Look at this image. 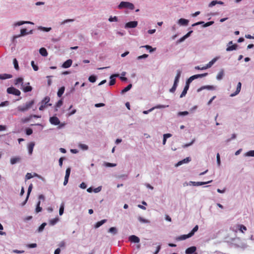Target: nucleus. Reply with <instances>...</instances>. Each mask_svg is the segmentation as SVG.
<instances>
[{"instance_id": "c85d7f7f", "label": "nucleus", "mask_w": 254, "mask_h": 254, "mask_svg": "<svg viewBox=\"0 0 254 254\" xmlns=\"http://www.w3.org/2000/svg\"><path fill=\"white\" fill-rule=\"evenodd\" d=\"M41 201L39 200L37 203L35 211L37 213L41 212L42 210V208L40 206Z\"/></svg>"}, {"instance_id": "6e6d98bb", "label": "nucleus", "mask_w": 254, "mask_h": 254, "mask_svg": "<svg viewBox=\"0 0 254 254\" xmlns=\"http://www.w3.org/2000/svg\"><path fill=\"white\" fill-rule=\"evenodd\" d=\"M236 138V134L235 133H233L232 134L231 137L230 138H228L226 140V142L227 143H228L230 142L232 140Z\"/></svg>"}, {"instance_id": "4d7b16f0", "label": "nucleus", "mask_w": 254, "mask_h": 254, "mask_svg": "<svg viewBox=\"0 0 254 254\" xmlns=\"http://www.w3.org/2000/svg\"><path fill=\"white\" fill-rule=\"evenodd\" d=\"M189 114V112L188 111H183V112H179L178 113V116H187Z\"/></svg>"}, {"instance_id": "5fc2aeb1", "label": "nucleus", "mask_w": 254, "mask_h": 254, "mask_svg": "<svg viewBox=\"0 0 254 254\" xmlns=\"http://www.w3.org/2000/svg\"><path fill=\"white\" fill-rule=\"evenodd\" d=\"M118 17L116 16H115L114 17L110 16V18H109V21L110 22H117V21H118Z\"/></svg>"}, {"instance_id": "f704fd0d", "label": "nucleus", "mask_w": 254, "mask_h": 254, "mask_svg": "<svg viewBox=\"0 0 254 254\" xmlns=\"http://www.w3.org/2000/svg\"><path fill=\"white\" fill-rule=\"evenodd\" d=\"M237 47V44H234V45H233L232 46H228L226 48V51H232L236 50Z\"/></svg>"}, {"instance_id": "72a5a7b5", "label": "nucleus", "mask_w": 254, "mask_h": 254, "mask_svg": "<svg viewBox=\"0 0 254 254\" xmlns=\"http://www.w3.org/2000/svg\"><path fill=\"white\" fill-rule=\"evenodd\" d=\"M34 145L33 142H31L28 145V152L30 154L32 153Z\"/></svg>"}, {"instance_id": "052dcab7", "label": "nucleus", "mask_w": 254, "mask_h": 254, "mask_svg": "<svg viewBox=\"0 0 254 254\" xmlns=\"http://www.w3.org/2000/svg\"><path fill=\"white\" fill-rule=\"evenodd\" d=\"M220 58L219 57H216L215 58H214V59H213L211 61H210L209 63H210V64H211V65H213L214 64V63Z\"/></svg>"}, {"instance_id": "aec40b11", "label": "nucleus", "mask_w": 254, "mask_h": 254, "mask_svg": "<svg viewBox=\"0 0 254 254\" xmlns=\"http://www.w3.org/2000/svg\"><path fill=\"white\" fill-rule=\"evenodd\" d=\"M12 77L11 74L4 73L0 74V79L1 80H4L6 79H9Z\"/></svg>"}, {"instance_id": "3c124183", "label": "nucleus", "mask_w": 254, "mask_h": 254, "mask_svg": "<svg viewBox=\"0 0 254 254\" xmlns=\"http://www.w3.org/2000/svg\"><path fill=\"white\" fill-rule=\"evenodd\" d=\"M63 103V102L62 99L58 101V102L56 103V111L58 110V109H57L58 108L60 107L62 105Z\"/></svg>"}, {"instance_id": "69168bd1", "label": "nucleus", "mask_w": 254, "mask_h": 254, "mask_svg": "<svg viewBox=\"0 0 254 254\" xmlns=\"http://www.w3.org/2000/svg\"><path fill=\"white\" fill-rule=\"evenodd\" d=\"M217 0H212L208 5L209 7H212L217 4Z\"/></svg>"}, {"instance_id": "2f4dec72", "label": "nucleus", "mask_w": 254, "mask_h": 254, "mask_svg": "<svg viewBox=\"0 0 254 254\" xmlns=\"http://www.w3.org/2000/svg\"><path fill=\"white\" fill-rule=\"evenodd\" d=\"M141 48H145L146 50H149V52L151 53L156 50V48H153L149 45H145L141 47Z\"/></svg>"}, {"instance_id": "7ed1b4c3", "label": "nucleus", "mask_w": 254, "mask_h": 254, "mask_svg": "<svg viewBox=\"0 0 254 254\" xmlns=\"http://www.w3.org/2000/svg\"><path fill=\"white\" fill-rule=\"evenodd\" d=\"M50 101V98L48 96L45 97L40 102L41 105L39 108V110L43 111L44 109L48 107L51 106L52 105L51 104L49 103Z\"/></svg>"}, {"instance_id": "39448f33", "label": "nucleus", "mask_w": 254, "mask_h": 254, "mask_svg": "<svg viewBox=\"0 0 254 254\" xmlns=\"http://www.w3.org/2000/svg\"><path fill=\"white\" fill-rule=\"evenodd\" d=\"M212 182V180L207 181V182H193V181H190L188 185L190 186H199L205 184H207L209 183H210Z\"/></svg>"}, {"instance_id": "6ab92c4d", "label": "nucleus", "mask_w": 254, "mask_h": 254, "mask_svg": "<svg viewBox=\"0 0 254 254\" xmlns=\"http://www.w3.org/2000/svg\"><path fill=\"white\" fill-rule=\"evenodd\" d=\"M224 75V71L223 69H221L216 76V79L218 80H221Z\"/></svg>"}, {"instance_id": "7c9ffc66", "label": "nucleus", "mask_w": 254, "mask_h": 254, "mask_svg": "<svg viewBox=\"0 0 254 254\" xmlns=\"http://www.w3.org/2000/svg\"><path fill=\"white\" fill-rule=\"evenodd\" d=\"M47 225V223L46 222L43 223L37 229V232L38 233L42 232L43 230L44 229L45 226Z\"/></svg>"}, {"instance_id": "e2e57ef3", "label": "nucleus", "mask_w": 254, "mask_h": 254, "mask_svg": "<svg viewBox=\"0 0 254 254\" xmlns=\"http://www.w3.org/2000/svg\"><path fill=\"white\" fill-rule=\"evenodd\" d=\"M213 23H214V21H209L208 22L204 23L203 25V27H208V26H209L212 25Z\"/></svg>"}, {"instance_id": "423d86ee", "label": "nucleus", "mask_w": 254, "mask_h": 254, "mask_svg": "<svg viewBox=\"0 0 254 254\" xmlns=\"http://www.w3.org/2000/svg\"><path fill=\"white\" fill-rule=\"evenodd\" d=\"M138 22L137 21H132L127 22L125 25V28H135L137 26Z\"/></svg>"}, {"instance_id": "a878e982", "label": "nucleus", "mask_w": 254, "mask_h": 254, "mask_svg": "<svg viewBox=\"0 0 254 254\" xmlns=\"http://www.w3.org/2000/svg\"><path fill=\"white\" fill-rule=\"evenodd\" d=\"M39 53L43 57H46L48 55L47 50L45 48H41L39 50Z\"/></svg>"}, {"instance_id": "a18cd8bd", "label": "nucleus", "mask_w": 254, "mask_h": 254, "mask_svg": "<svg viewBox=\"0 0 254 254\" xmlns=\"http://www.w3.org/2000/svg\"><path fill=\"white\" fill-rule=\"evenodd\" d=\"M32 90V87L30 86H27L24 87L23 88V90L24 92H28L31 91Z\"/></svg>"}, {"instance_id": "49530a36", "label": "nucleus", "mask_w": 254, "mask_h": 254, "mask_svg": "<svg viewBox=\"0 0 254 254\" xmlns=\"http://www.w3.org/2000/svg\"><path fill=\"white\" fill-rule=\"evenodd\" d=\"M238 227H239V230L242 232V233H244V231H246L247 230V228L246 226H245L244 225H238Z\"/></svg>"}, {"instance_id": "cd10ccee", "label": "nucleus", "mask_w": 254, "mask_h": 254, "mask_svg": "<svg viewBox=\"0 0 254 254\" xmlns=\"http://www.w3.org/2000/svg\"><path fill=\"white\" fill-rule=\"evenodd\" d=\"M65 88L64 86L61 87L58 90L57 95L59 97H61L64 92Z\"/></svg>"}, {"instance_id": "9d476101", "label": "nucleus", "mask_w": 254, "mask_h": 254, "mask_svg": "<svg viewBox=\"0 0 254 254\" xmlns=\"http://www.w3.org/2000/svg\"><path fill=\"white\" fill-rule=\"evenodd\" d=\"M241 86H242V83L240 82H239L237 84V88H236L235 92L233 93H232L230 95V97H234V96H236L237 95H238L241 91Z\"/></svg>"}, {"instance_id": "bf43d9fd", "label": "nucleus", "mask_w": 254, "mask_h": 254, "mask_svg": "<svg viewBox=\"0 0 254 254\" xmlns=\"http://www.w3.org/2000/svg\"><path fill=\"white\" fill-rule=\"evenodd\" d=\"M193 80V79L191 76H190L186 81V85L190 86V84Z\"/></svg>"}, {"instance_id": "412c9836", "label": "nucleus", "mask_w": 254, "mask_h": 254, "mask_svg": "<svg viewBox=\"0 0 254 254\" xmlns=\"http://www.w3.org/2000/svg\"><path fill=\"white\" fill-rule=\"evenodd\" d=\"M27 35V32L26 29H22L20 30V34L18 35L15 36L14 38H16L20 37L21 36H24L25 35Z\"/></svg>"}, {"instance_id": "473e14b6", "label": "nucleus", "mask_w": 254, "mask_h": 254, "mask_svg": "<svg viewBox=\"0 0 254 254\" xmlns=\"http://www.w3.org/2000/svg\"><path fill=\"white\" fill-rule=\"evenodd\" d=\"M108 232L109 233L113 234V235H116L118 233V230L116 227H111L109 229Z\"/></svg>"}, {"instance_id": "13d9d810", "label": "nucleus", "mask_w": 254, "mask_h": 254, "mask_svg": "<svg viewBox=\"0 0 254 254\" xmlns=\"http://www.w3.org/2000/svg\"><path fill=\"white\" fill-rule=\"evenodd\" d=\"M177 86L178 84L174 83L172 87L170 89V92L172 93L174 92L176 90Z\"/></svg>"}, {"instance_id": "37998d69", "label": "nucleus", "mask_w": 254, "mask_h": 254, "mask_svg": "<svg viewBox=\"0 0 254 254\" xmlns=\"http://www.w3.org/2000/svg\"><path fill=\"white\" fill-rule=\"evenodd\" d=\"M38 29L41 30H43V31H45V32H49V31H50L51 30V27H43V26H39L38 27Z\"/></svg>"}, {"instance_id": "ddd939ff", "label": "nucleus", "mask_w": 254, "mask_h": 254, "mask_svg": "<svg viewBox=\"0 0 254 254\" xmlns=\"http://www.w3.org/2000/svg\"><path fill=\"white\" fill-rule=\"evenodd\" d=\"M119 75L118 74H114L111 75L110 78V81L109 82V85L112 86L115 84L116 82V79L115 78L117 77H118Z\"/></svg>"}, {"instance_id": "bb28decb", "label": "nucleus", "mask_w": 254, "mask_h": 254, "mask_svg": "<svg viewBox=\"0 0 254 254\" xmlns=\"http://www.w3.org/2000/svg\"><path fill=\"white\" fill-rule=\"evenodd\" d=\"M132 87V84H128L127 87H126L125 88H124L121 92V93L122 94H125L126 92H127L128 91H129Z\"/></svg>"}, {"instance_id": "79ce46f5", "label": "nucleus", "mask_w": 254, "mask_h": 254, "mask_svg": "<svg viewBox=\"0 0 254 254\" xmlns=\"http://www.w3.org/2000/svg\"><path fill=\"white\" fill-rule=\"evenodd\" d=\"M23 79L21 77L17 78L15 79L14 83L16 85L18 84L19 83H21V85H23Z\"/></svg>"}, {"instance_id": "4468645a", "label": "nucleus", "mask_w": 254, "mask_h": 254, "mask_svg": "<svg viewBox=\"0 0 254 254\" xmlns=\"http://www.w3.org/2000/svg\"><path fill=\"white\" fill-rule=\"evenodd\" d=\"M129 241L132 243H138L140 242V239L135 235H131L129 237Z\"/></svg>"}, {"instance_id": "4c0bfd02", "label": "nucleus", "mask_w": 254, "mask_h": 254, "mask_svg": "<svg viewBox=\"0 0 254 254\" xmlns=\"http://www.w3.org/2000/svg\"><path fill=\"white\" fill-rule=\"evenodd\" d=\"M32 118V116H31V115H30V116H29V117H26V118H22V119H21V122H22L23 123H24V124H25V123H28V122H29V121H30V120Z\"/></svg>"}, {"instance_id": "dca6fc26", "label": "nucleus", "mask_w": 254, "mask_h": 254, "mask_svg": "<svg viewBox=\"0 0 254 254\" xmlns=\"http://www.w3.org/2000/svg\"><path fill=\"white\" fill-rule=\"evenodd\" d=\"M182 70L181 69H178L177 70V75L175 77L174 83L178 84L180 78L181 77Z\"/></svg>"}, {"instance_id": "f8f14e48", "label": "nucleus", "mask_w": 254, "mask_h": 254, "mask_svg": "<svg viewBox=\"0 0 254 254\" xmlns=\"http://www.w3.org/2000/svg\"><path fill=\"white\" fill-rule=\"evenodd\" d=\"M189 21L188 19L184 18H181L178 20V24L180 26H187L189 24Z\"/></svg>"}, {"instance_id": "4be33fe9", "label": "nucleus", "mask_w": 254, "mask_h": 254, "mask_svg": "<svg viewBox=\"0 0 254 254\" xmlns=\"http://www.w3.org/2000/svg\"><path fill=\"white\" fill-rule=\"evenodd\" d=\"M107 221V219H103L101 221L97 222L94 225V227L95 228H98L100 227L101 226H102L103 224H104L105 223H106Z\"/></svg>"}, {"instance_id": "1a4fd4ad", "label": "nucleus", "mask_w": 254, "mask_h": 254, "mask_svg": "<svg viewBox=\"0 0 254 254\" xmlns=\"http://www.w3.org/2000/svg\"><path fill=\"white\" fill-rule=\"evenodd\" d=\"M24 24H29L33 25V24H34V23L32 22H31V21H18V22H15L13 24V26L14 27H17V26H21Z\"/></svg>"}, {"instance_id": "5701e85b", "label": "nucleus", "mask_w": 254, "mask_h": 254, "mask_svg": "<svg viewBox=\"0 0 254 254\" xmlns=\"http://www.w3.org/2000/svg\"><path fill=\"white\" fill-rule=\"evenodd\" d=\"M208 75L207 73H204L202 74H195L192 76L193 80L198 78H202Z\"/></svg>"}, {"instance_id": "680f3d73", "label": "nucleus", "mask_w": 254, "mask_h": 254, "mask_svg": "<svg viewBox=\"0 0 254 254\" xmlns=\"http://www.w3.org/2000/svg\"><path fill=\"white\" fill-rule=\"evenodd\" d=\"M216 158H217V165L218 166H220V165H221V161H220V155H219V154L218 153L217 154Z\"/></svg>"}, {"instance_id": "09e8293b", "label": "nucleus", "mask_w": 254, "mask_h": 254, "mask_svg": "<svg viewBox=\"0 0 254 254\" xmlns=\"http://www.w3.org/2000/svg\"><path fill=\"white\" fill-rule=\"evenodd\" d=\"M78 146L80 148H81V149H82L83 150H87L88 149V146L87 145L84 144L80 143L79 144Z\"/></svg>"}, {"instance_id": "0e129e2a", "label": "nucleus", "mask_w": 254, "mask_h": 254, "mask_svg": "<svg viewBox=\"0 0 254 254\" xmlns=\"http://www.w3.org/2000/svg\"><path fill=\"white\" fill-rule=\"evenodd\" d=\"M148 57V55H147V54H143V55H142L141 56H138L137 59V60H141L142 59H146Z\"/></svg>"}, {"instance_id": "f257e3e1", "label": "nucleus", "mask_w": 254, "mask_h": 254, "mask_svg": "<svg viewBox=\"0 0 254 254\" xmlns=\"http://www.w3.org/2000/svg\"><path fill=\"white\" fill-rule=\"evenodd\" d=\"M35 101L34 100L27 102L23 105L18 106L17 108V110L20 112H26L32 107Z\"/></svg>"}, {"instance_id": "f03ea898", "label": "nucleus", "mask_w": 254, "mask_h": 254, "mask_svg": "<svg viewBox=\"0 0 254 254\" xmlns=\"http://www.w3.org/2000/svg\"><path fill=\"white\" fill-rule=\"evenodd\" d=\"M120 9L123 8H128L130 10H133L134 8V5L132 3L128 1H121L118 6Z\"/></svg>"}, {"instance_id": "8fccbe9b", "label": "nucleus", "mask_w": 254, "mask_h": 254, "mask_svg": "<svg viewBox=\"0 0 254 254\" xmlns=\"http://www.w3.org/2000/svg\"><path fill=\"white\" fill-rule=\"evenodd\" d=\"M91 36L94 38H97L98 36V32L97 30H93L91 33Z\"/></svg>"}, {"instance_id": "de8ad7c7", "label": "nucleus", "mask_w": 254, "mask_h": 254, "mask_svg": "<svg viewBox=\"0 0 254 254\" xmlns=\"http://www.w3.org/2000/svg\"><path fill=\"white\" fill-rule=\"evenodd\" d=\"M169 105H158L155 107H152L154 108V110L155 109H161V108H166L168 107Z\"/></svg>"}, {"instance_id": "ea45409f", "label": "nucleus", "mask_w": 254, "mask_h": 254, "mask_svg": "<svg viewBox=\"0 0 254 254\" xmlns=\"http://www.w3.org/2000/svg\"><path fill=\"white\" fill-rule=\"evenodd\" d=\"M96 76L93 75L90 76L88 78L89 81L92 83H94L96 81Z\"/></svg>"}, {"instance_id": "603ef678", "label": "nucleus", "mask_w": 254, "mask_h": 254, "mask_svg": "<svg viewBox=\"0 0 254 254\" xmlns=\"http://www.w3.org/2000/svg\"><path fill=\"white\" fill-rule=\"evenodd\" d=\"M246 156L254 157V150H250L245 154Z\"/></svg>"}, {"instance_id": "e433bc0d", "label": "nucleus", "mask_w": 254, "mask_h": 254, "mask_svg": "<svg viewBox=\"0 0 254 254\" xmlns=\"http://www.w3.org/2000/svg\"><path fill=\"white\" fill-rule=\"evenodd\" d=\"M20 159V158L19 157L12 158L10 159V163L13 165L19 161Z\"/></svg>"}, {"instance_id": "2eb2a0df", "label": "nucleus", "mask_w": 254, "mask_h": 254, "mask_svg": "<svg viewBox=\"0 0 254 254\" xmlns=\"http://www.w3.org/2000/svg\"><path fill=\"white\" fill-rule=\"evenodd\" d=\"M72 63V61L70 59H68L63 63L62 65V67L65 68H68L71 65Z\"/></svg>"}, {"instance_id": "c9c22d12", "label": "nucleus", "mask_w": 254, "mask_h": 254, "mask_svg": "<svg viewBox=\"0 0 254 254\" xmlns=\"http://www.w3.org/2000/svg\"><path fill=\"white\" fill-rule=\"evenodd\" d=\"M138 220L141 222V223H150V221L147 220V219H146L141 216H139L138 217Z\"/></svg>"}, {"instance_id": "f3484780", "label": "nucleus", "mask_w": 254, "mask_h": 254, "mask_svg": "<svg viewBox=\"0 0 254 254\" xmlns=\"http://www.w3.org/2000/svg\"><path fill=\"white\" fill-rule=\"evenodd\" d=\"M196 250V248L194 246L190 247L186 250V254H193Z\"/></svg>"}, {"instance_id": "20e7f679", "label": "nucleus", "mask_w": 254, "mask_h": 254, "mask_svg": "<svg viewBox=\"0 0 254 254\" xmlns=\"http://www.w3.org/2000/svg\"><path fill=\"white\" fill-rule=\"evenodd\" d=\"M6 91L8 94H13L16 96H19L21 94L20 91L18 89H17L13 87H8Z\"/></svg>"}, {"instance_id": "c03bdc74", "label": "nucleus", "mask_w": 254, "mask_h": 254, "mask_svg": "<svg viewBox=\"0 0 254 254\" xmlns=\"http://www.w3.org/2000/svg\"><path fill=\"white\" fill-rule=\"evenodd\" d=\"M104 165L107 167H113L116 166L117 164L108 162H104Z\"/></svg>"}, {"instance_id": "9b49d317", "label": "nucleus", "mask_w": 254, "mask_h": 254, "mask_svg": "<svg viewBox=\"0 0 254 254\" xmlns=\"http://www.w3.org/2000/svg\"><path fill=\"white\" fill-rule=\"evenodd\" d=\"M191 160L190 159V157H187L184 159H183L181 161H179L176 165H175V166L176 167H178L179 166H181L182 165V164H185V163H189V162H190Z\"/></svg>"}, {"instance_id": "864d4df0", "label": "nucleus", "mask_w": 254, "mask_h": 254, "mask_svg": "<svg viewBox=\"0 0 254 254\" xmlns=\"http://www.w3.org/2000/svg\"><path fill=\"white\" fill-rule=\"evenodd\" d=\"M31 65L35 71H37L39 69V67L38 65H36L34 63V62L32 61L31 63Z\"/></svg>"}, {"instance_id": "a19ab883", "label": "nucleus", "mask_w": 254, "mask_h": 254, "mask_svg": "<svg viewBox=\"0 0 254 254\" xmlns=\"http://www.w3.org/2000/svg\"><path fill=\"white\" fill-rule=\"evenodd\" d=\"M13 63L14 68L17 70H18L19 69L18 63V61H17V60L16 59H13Z\"/></svg>"}, {"instance_id": "6e6552de", "label": "nucleus", "mask_w": 254, "mask_h": 254, "mask_svg": "<svg viewBox=\"0 0 254 254\" xmlns=\"http://www.w3.org/2000/svg\"><path fill=\"white\" fill-rule=\"evenodd\" d=\"M216 88V86H214L213 85H205V86H202L201 87H200L199 88H198L197 89V91L198 92H199L204 89L214 90H215Z\"/></svg>"}, {"instance_id": "a211bd4d", "label": "nucleus", "mask_w": 254, "mask_h": 254, "mask_svg": "<svg viewBox=\"0 0 254 254\" xmlns=\"http://www.w3.org/2000/svg\"><path fill=\"white\" fill-rule=\"evenodd\" d=\"M32 184H31L29 187H28V190H27V197H26V198L25 199V200L22 203V205H24L25 204V203H26L27 201V199L28 198V197H29V195L32 190Z\"/></svg>"}, {"instance_id": "393cba45", "label": "nucleus", "mask_w": 254, "mask_h": 254, "mask_svg": "<svg viewBox=\"0 0 254 254\" xmlns=\"http://www.w3.org/2000/svg\"><path fill=\"white\" fill-rule=\"evenodd\" d=\"M189 86L185 85L184 90L182 91L181 94L180 95V98H183L186 96V95L187 93V91L189 90Z\"/></svg>"}, {"instance_id": "774afa93", "label": "nucleus", "mask_w": 254, "mask_h": 254, "mask_svg": "<svg viewBox=\"0 0 254 254\" xmlns=\"http://www.w3.org/2000/svg\"><path fill=\"white\" fill-rule=\"evenodd\" d=\"M33 133V130L31 128H28L26 129V133L28 135H31Z\"/></svg>"}, {"instance_id": "338daca9", "label": "nucleus", "mask_w": 254, "mask_h": 254, "mask_svg": "<svg viewBox=\"0 0 254 254\" xmlns=\"http://www.w3.org/2000/svg\"><path fill=\"white\" fill-rule=\"evenodd\" d=\"M32 178H33V176L32 175V174L30 173H27L25 176V180H29L30 179H31Z\"/></svg>"}, {"instance_id": "c756f323", "label": "nucleus", "mask_w": 254, "mask_h": 254, "mask_svg": "<svg viewBox=\"0 0 254 254\" xmlns=\"http://www.w3.org/2000/svg\"><path fill=\"white\" fill-rule=\"evenodd\" d=\"M59 221V218L58 217H56L54 219H51L49 220V224L51 226L55 225Z\"/></svg>"}, {"instance_id": "b1692460", "label": "nucleus", "mask_w": 254, "mask_h": 254, "mask_svg": "<svg viewBox=\"0 0 254 254\" xmlns=\"http://www.w3.org/2000/svg\"><path fill=\"white\" fill-rule=\"evenodd\" d=\"M191 237L190 233L187 235H183L179 237L177 239L179 241H182Z\"/></svg>"}, {"instance_id": "58836bf2", "label": "nucleus", "mask_w": 254, "mask_h": 254, "mask_svg": "<svg viewBox=\"0 0 254 254\" xmlns=\"http://www.w3.org/2000/svg\"><path fill=\"white\" fill-rule=\"evenodd\" d=\"M198 229V225L195 226L192 229V230L189 233L190 235L191 236V237H192L194 235L195 232L197 231Z\"/></svg>"}, {"instance_id": "0eeeda50", "label": "nucleus", "mask_w": 254, "mask_h": 254, "mask_svg": "<svg viewBox=\"0 0 254 254\" xmlns=\"http://www.w3.org/2000/svg\"><path fill=\"white\" fill-rule=\"evenodd\" d=\"M50 123L53 125L57 126L59 125L60 123V121L58 118L56 116H53L50 118Z\"/></svg>"}]
</instances>
